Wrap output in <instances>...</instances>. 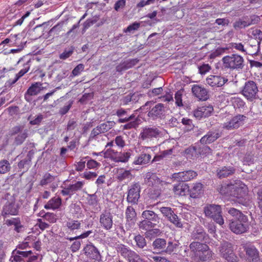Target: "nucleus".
<instances>
[{
    "mask_svg": "<svg viewBox=\"0 0 262 262\" xmlns=\"http://www.w3.org/2000/svg\"><path fill=\"white\" fill-rule=\"evenodd\" d=\"M61 204L62 200L60 197H53L44 205V208L46 209L55 210L59 209Z\"/></svg>",
    "mask_w": 262,
    "mask_h": 262,
    "instance_id": "aec40b11",
    "label": "nucleus"
},
{
    "mask_svg": "<svg viewBox=\"0 0 262 262\" xmlns=\"http://www.w3.org/2000/svg\"><path fill=\"white\" fill-rule=\"evenodd\" d=\"M230 196L235 198V201L244 205H246L248 200V187L242 181L236 180L231 183Z\"/></svg>",
    "mask_w": 262,
    "mask_h": 262,
    "instance_id": "f257e3e1",
    "label": "nucleus"
},
{
    "mask_svg": "<svg viewBox=\"0 0 262 262\" xmlns=\"http://www.w3.org/2000/svg\"><path fill=\"white\" fill-rule=\"evenodd\" d=\"M11 168L10 163L7 160L0 161V173L5 174L8 172Z\"/></svg>",
    "mask_w": 262,
    "mask_h": 262,
    "instance_id": "58836bf2",
    "label": "nucleus"
},
{
    "mask_svg": "<svg viewBox=\"0 0 262 262\" xmlns=\"http://www.w3.org/2000/svg\"><path fill=\"white\" fill-rule=\"evenodd\" d=\"M41 217L50 223H54L57 221L56 215L53 212L45 213Z\"/></svg>",
    "mask_w": 262,
    "mask_h": 262,
    "instance_id": "49530a36",
    "label": "nucleus"
},
{
    "mask_svg": "<svg viewBox=\"0 0 262 262\" xmlns=\"http://www.w3.org/2000/svg\"><path fill=\"white\" fill-rule=\"evenodd\" d=\"M246 119V117L244 115L236 116L230 120L225 122L223 124V128L227 130L237 128L244 124Z\"/></svg>",
    "mask_w": 262,
    "mask_h": 262,
    "instance_id": "1a4fd4ad",
    "label": "nucleus"
},
{
    "mask_svg": "<svg viewBox=\"0 0 262 262\" xmlns=\"http://www.w3.org/2000/svg\"><path fill=\"white\" fill-rule=\"evenodd\" d=\"M204 212L206 216L212 218L216 223L220 225L224 224L220 206L214 204L207 205L204 208Z\"/></svg>",
    "mask_w": 262,
    "mask_h": 262,
    "instance_id": "7ed1b4c3",
    "label": "nucleus"
},
{
    "mask_svg": "<svg viewBox=\"0 0 262 262\" xmlns=\"http://www.w3.org/2000/svg\"><path fill=\"white\" fill-rule=\"evenodd\" d=\"M33 236H28L25 239V241L19 244H18L17 246V248L20 249H26L28 248H30L31 246L30 245V242L32 239L34 241Z\"/></svg>",
    "mask_w": 262,
    "mask_h": 262,
    "instance_id": "a18cd8bd",
    "label": "nucleus"
},
{
    "mask_svg": "<svg viewBox=\"0 0 262 262\" xmlns=\"http://www.w3.org/2000/svg\"><path fill=\"white\" fill-rule=\"evenodd\" d=\"M138 60L137 59H134L129 61L125 62L122 64V68L124 69L130 68L133 66H135L138 62Z\"/></svg>",
    "mask_w": 262,
    "mask_h": 262,
    "instance_id": "680f3d73",
    "label": "nucleus"
},
{
    "mask_svg": "<svg viewBox=\"0 0 262 262\" xmlns=\"http://www.w3.org/2000/svg\"><path fill=\"white\" fill-rule=\"evenodd\" d=\"M118 246H119V247H117V248H118L117 251L123 256L126 257V256L130 255L133 257V258H132L133 262H136L134 260V258H135V254L137 255L136 253L129 250L124 246L121 245H118Z\"/></svg>",
    "mask_w": 262,
    "mask_h": 262,
    "instance_id": "c756f323",
    "label": "nucleus"
},
{
    "mask_svg": "<svg viewBox=\"0 0 262 262\" xmlns=\"http://www.w3.org/2000/svg\"><path fill=\"white\" fill-rule=\"evenodd\" d=\"M19 254L23 258V257L26 258L31 255L32 254V252L31 250L23 251L15 249L12 252V254Z\"/></svg>",
    "mask_w": 262,
    "mask_h": 262,
    "instance_id": "603ef678",
    "label": "nucleus"
},
{
    "mask_svg": "<svg viewBox=\"0 0 262 262\" xmlns=\"http://www.w3.org/2000/svg\"><path fill=\"white\" fill-rule=\"evenodd\" d=\"M172 179L178 182H186L183 171L173 173Z\"/></svg>",
    "mask_w": 262,
    "mask_h": 262,
    "instance_id": "4d7b16f0",
    "label": "nucleus"
},
{
    "mask_svg": "<svg viewBox=\"0 0 262 262\" xmlns=\"http://www.w3.org/2000/svg\"><path fill=\"white\" fill-rule=\"evenodd\" d=\"M19 212V206L15 203V199L8 201L3 206L2 215L6 217L10 215H16Z\"/></svg>",
    "mask_w": 262,
    "mask_h": 262,
    "instance_id": "6e6552de",
    "label": "nucleus"
},
{
    "mask_svg": "<svg viewBox=\"0 0 262 262\" xmlns=\"http://www.w3.org/2000/svg\"><path fill=\"white\" fill-rule=\"evenodd\" d=\"M219 137V135L218 133L215 132H209L201 139L200 142L202 144H209L214 142Z\"/></svg>",
    "mask_w": 262,
    "mask_h": 262,
    "instance_id": "bb28decb",
    "label": "nucleus"
},
{
    "mask_svg": "<svg viewBox=\"0 0 262 262\" xmlns=\"http://www.w3.org/2000/svg\"><path fill=\"white\" fill-rule=\"evenodd\" d=\"M41 85L40 82H35L32 84L27 90L26 94L30 96L37 95L41 91L40 86Z\"/></svg>",
    "mask_w": 262,
    "mask_h": 262,
    "instance_id": "2f4dec72",
    "label": "nucleus"
},
{
    "mask_svg": "<svg viewBox=\"0 0 262 262\" xmlns=\"http://www.w3.org/2000/svg\"><path fill=\"white\" fill-rule=\"evenodd\" d=\"M84 66L82 63L78 64L72 70L70 77L72 78L75 76H79L84 71Z\"/></svg>",
    "mask_w": 262,
    "mask_h": 262,
    "instance_id": "37998d69",
    "label": "nucleus"
},
{
    "mask_svg": "<svg viewBox=\"0 0 262 262\" xmlns=\"http://www.w3.org/2000/svg\"><path fill=\"white\" fill-rule=\"evenodd\" d=\"M228 212L230 214H231L233 216H235L236 217V219H238V218H241L242 216H246L245 215L243 214L240 211L234 208H231L229 209Z\"/></svg>",
    "mask_w": 262,
    "mask_h": 262,
    "instance_id": "5fc2aeb1",
    "label": "nucleus"
},
{
    "mask_svg": "<svg viewBox=\"0 0 262 262\" xmlns=\"http://www.w3.org/2000/svg\"><path fill=\"white\" fill-rule=\"evenodd\" d=\"M157 223H152L151 221L144 220L140 222L139 227L141 229L146 230H150L151 228H154Z\"/></svg>",
    "mask_w": 262,
    "mask_h": 262,
    "instance_id": "e433bc0d",
    "label": "nucleus"
},
{
    "mask_svg": "<svg viewBox=\"0 0 262 262\" xmlns=\"http://www.w3.org/2000/svg\"><path fill=\"white\" fill-rule=\"evenodd\" d=\"M101 225L106 229H110L113 225L112 216L110 212H105L102 213L100 218Z\"/></svg>",
    "mask_w": 262,
    "mask_h": 262,
    "instance_id": "412c9836",
    "label": "nucleus"
},
{
    "mask_svg": "<svg viewBox=\"0 0 262 262\" xmlns=\"http://www.w3.org/2000/svg\"><path fill=\"white\" fill-rule=\"evenodd\" d=\"M97 174L95 172L85 171L82 175V177L86 180H90L93 178H96Z\"/></svg>",
    "mask_w": 262,
    "mask_h": 262,
    "instance_id": "69168bd1",
    "label": "nucleus"
},
{
    "mask_svg": "<svg viewBox=\"0 0 262 262\" xmlns=\"http://www.w3.org/2000/svg\"><path fill=\"white\" fill-rule=\"evenodd\" d=\"M110 128L106 123H102L94 128L91 133L90 138L94 139L98 135L106 132Z\"/></svg>",
    "mask_w": 262,
    "mask_h": 262,
    "instance_id": "4be33fe9",
    "label": "nucleus"
},
{
    "mask_svg": "<svg viewBox=\"0 0 262 262\" xmlns=\"http://www.w3.org/2000/svg\"><path fill=\"white\" fill-rule=\"evenodd\" d=\"M24 68L19 71V72L15 75V77L14 79H9V82L10 84L12 85L15 83L18 80L23 76L26 73H27L30 70L31 60H29L26 62H24V59L21 58L19 60L18 63H23Z\"/></svg>",
    "mask_w": 262,
    "mask_h": 262,
    "instance_id": "dca6fc26",
    "label": "nucleus"
},
{
    "mask_svg": "<svg viewBox=\"0 0 262 262\" xmlns=\"http://www.w3.org/2000/svg\"><path fill=\"white\" fill-rule=\"evenodd\" d=\"M151 158V156L149 154H141L135 158L134 164L136 165L146 164L150 161Z\"/></svg>",
    "mask_w": 262,
    "mask_h": 262,
    "instance_id": "7c9ffc66",
    "label": "nucleus"
},
{
    "mask_svg": "<svg viewBox=\"0 0 262 262\" xmlns=\"http://www.w3.org/2000/svg\"><path fill=\"white\" fill-rule=\"evenodd\" d=\"M140 197V186L136 184L131 186L128 191L127 201L132 204H137Z\"/></svg>",
    "mask_w": 262,
    "mask_h": 262,
    "instance_id": "4468645a",
    "label": "nucleus"
},
{
    "mask_svg": "<svg viewBox=\"0 0 262 262\" xmlns=\"http://www.w3.org/2000/svg\"><path fill=\"white\" fill-rule=\"evenodd\" d=\"M118 179L120 181L123 180L125 179H128L130 177V172L128 170L121 169L117 172Z\"/></svg>",
    "mask_w": 262,
    "mask_h": 262,
    "instance_id": "09e8293b",
    "label": "nucleus"
},
{
    "mask_svg": "<svg viewBox=\"0 0 262 262\" xmlns=\"http://www.w3.org/2000/svg\"><path fill=\"white\" fill-rule=\"evenodd\" d=\"M213 111L212 105H205L198 107L193 112L194 116L199 119L210 116Z\"/></svg>",
    "mask_w": 262,
    "mask_h": 262,
    "instance_id": "ddd939ff",
    "label": "nucleus"
},
{
    "mask_svg": "<svg viewBox=\"0 0 262 262\" xmlns=\"http://www.w3.org/2000/svg\"><path fill=\"white\" fill-rule=\"evenodd\" d=\"M164 106L161 103L156 104L148 113V116L149 117L155 119V118L160 116L163 112Z\"/></svg>",
    "mask_w": 262,
    "mask_h": 262,
    "instance_id": "a878e982",
    "label": "nucleus"
},
{
    "mask_svg": "<svg viewBox=\"0 0 262 262\" xmlns=\"http://www.w3.org/2000/svg\"><path fill=\"white\" fill-rule=\"evenodd\" d=\"M183 172L186 182L191 180L198 176L197 173L193 170L184 171Z\"/></svg>",
    "mask_w": 262,
    "mask_h": 262,
    "instance_id": "8fccbe9b",
    "label": "nucleus"
},
{
    "mask_svg": "<svg viewBox=\"0 0 262 262\" xmlns=\"http://www.w3.org/2000/svg\"><path fill=\"white\" fill-rule=\"evenodd\" d=\"M189 191L191 198H199L203 193V185L201 183H194Z\"/></svg>",
    "mask_w": 262,
    "mask_h": 262,
    "instance_id": "5701e85b",
    "label": "nucleus"
},
{
    "mask_svg": "<svg viewBox=\"0 0 262 262\" xmlns=\"http://www.w3.org/2000/svg\"><path fill=\"white\" fill-rule=\"evenodd\" d=\"M160 210L163 215L177 227L182 228L183 227V224L178 218L177 215L174 213L170 208L161 207Z\"/></svg>",
    "mask_w": 262,
    "mask_h": 262,
    "instance_id": "9d476101",
    "label": "nucleus"
},
{
    "mask_svg": "<svg viewBox=\"0 0 262 262\" xmlns=\"http://www.w3.org/2000/svg\"><path fill=\"white\" fill-rule=\"evenodd\" d=\"M190 248L201 260H206L211 256V252L208 251V247L206 244L197 242H192L190 245Z\"/></svg>",
    "mask_w": 262,
    "mask_h": 262,
    "instance_id": "20e7f679",
    "label": "nucleus"
},
{
    "mask_svg": "<svg viewBox=\"0 0 262 262\" xmlns=\"http://www.w3.org/2000/svg\"><path fill=\"white\" fill-rule=\"evenodd\" d=\"M84 184L83 181H77L75 183L70 184L68 186L73 195L75 192L80 190L83 188Z\"/></svg>",
    "mask_w": 262,
    "mask_h": 262,
    "instance_id": "4c0bfd02",
    "label": "nucleus"
},
{
    "mask_svg": "<svg viewBox=\"0 0 262 262\" xmlns=\"http://www.w3.org/2000/svg\"><path fill=\"white\" fill-rule=\"evenodd\" d=\"M166 241L162 238H157L152 243L155 250H160L164 249L166 246Z\"/></svg>",
    "mask_w": 262,
    "mask_h": 262,
    "instance_id": "ea45409f",
    "label": "nucleus"
},
{
    "mask_svg": "<svg viewBox=\"0 0 262 262\" xmlns=\"http://www.w3.org/2000/svg\"><path fill=\"white\" fill-rule=\"evenodd\" d=\"M24 126L22 125H18L14 126L9 132V135L10 136H14L23 131Z\"/></svg>",
    "mask_w": 262,
    "mask_h": 262,
    "instance_id": "13d9d810",
    "label": "nucleus"
},
{
    "mask_svg": "<svg viewBox=\"0 0 262 262\" xmlns=\"http://www.w3.org/2000/svg\"><path fill=\"white\" fill-rule=\"evenodd\" d=\"M88 204L90 205L96 206L98 203V201L96 195L93 194L90 195L88 200Z\"/></svg>",
    "mask_w": 262,
    "mask_h": 262,
    "instance_id": "774afa93",
    "label": "nucleus"
},
{
    "mask_svg": "<svg viewBox=\"0 0 262 262\" xmlns=\"http://www.w3.org/2000/svg\"><path fill=\"white\" fill-rule=\"evenodd\" d=\"M74 52V49L71 47L69 50H64V51L60 54L59 58L60 59L65 60L70 57Z\"/></svg>",
    "mask_w": 262,
    "mask_h": 262,
    "instance_id": "864d4df0",
    "label": "nucleus"
},
{
    "mask_svg": "<svg viewBox=\"0 0 262 262\" xmlns=\"http://www.w3.org/2000/svg\"><path fill=\"white\" fill-rule=\"evenodd\" d=\"M104 158L115 161V152L113 149H107L104 154Z\"/></svg>",
    "mask_w": 262,
    "mask_h": 262,
    "instance_id": "e2e57ef3",
    "label": "nucleus"
},
{
    "mask_svg": "<svg viewBox=\"0 0 262 262\" xmlns=\"http://www.w3.org/2000/svg\"><path fill=\"white\" fill-rule=\"evenodd\" d=\"M205 234L204 230L201 228H199L193 231L192 236L194 239L202 241L205 238Z\"/></svg>",
    "mask_w": 262,
    "mask_h": 262,
    "instance_id": "a19ab883",
    "label": "nucleus"
},
{
    "mask_svg": "<svg viewBox=\"0 0 262 262\" xmlns=\"http://www.w3.org/2000/svg\"><path fill=\"white\" fill-rule=\"evenodd\" d=\"M232 102L234 106L238 107H242L245 104V102L239 98H233Z\"/></svg>",
    "mask_w": 262,
    "mask_h": 262,
    "instance_id": "0e129e2a",
    "label": "nucleus"
},
{
    "mask_svg": "<svg viewBox=\"0 0 262 262\" xmlns=\"http://www.w3.org/2000/svg\"><path fill=\"white\" fill-rule=\"evenodd\" d=\"M244 58L238 54H231L224 57L222 59L225 68L232 70L242 69L244 66Z\"/></svg>",
    "mask_w": 262,
    "mask_h": 262,
    "instance_id": "f03ea898",
    "label": "nucleus"
},
{
    "mask_svg": "<svg viewBox=\"0 0 262 262\" xmlns=\"http://www.w3.org/2000/svg\"><path fill=\"white\" fill-rule=\"evenodd\" d=\"M55 179L53 176L50 173L46 172L43 176L40 182V185L41 186H44L48 184L51 183Z\"/></svg>",
    "mask_w": 262,
    "mask_h": 262,
    "instance_id": "79ce46f5",
    "label": "nucleus"
},
{
    "mask_svg": "<svg viewBox=\"0 0 262 262\" xmlns=\"http://www.w3.org/2000/svg\"><path fill=\"white\" fill-rule=\"evenodd\" d=\"M136 212L134 209L131 207H128L126 211V219L128 221H132L136 216Z\"/></svg>",
    "mask_w": 262,
    "mask_h": 262,
    "instance_id": "de8ad7c7",
    "label": "nucleus"
},
{
    "mask_svg": "<svg viewBox=\"0 0 262 262\" xmlns=\"http://www.w3.org/2000/svg\"><path fill=\"white\" fill-rule=\"evenodd\" d=\"M92 233V230H89L86 232H83V233L81 234L80 235L74 237H70L69 238V240L72 241L74 239H83L88 237L91 233Z\"/></svg>",
    "mask_w": 262,
    "mask_h": 262,
    "instance_id": "052dcab7",
    "label": "nucleus"
},
{
    "mask_svg": "<svg viewBox=\"0 0 262 262\" xmlns=\"http://www.w3.org/2000/svg\"><path fill=\"white\" fill-rule=\"evenodd\" d=\"M100 166V164L99 163L93 159L88 160L86 163V166L89 169H95L99 167Z\"/></svg>",
    "mask_w": 262,
    "mask_h": 262,
    "instance_id": "bf43d9fd",
    "label": "nucleus"
},
{
    "mask_svg": "<svg viewBox=\"0 0 262 262\" xmlns=\"http://www.w3.org/2000/svg\"><path fill=\"white\" fill-rule=\"evenodd\" d=\"M243 248L246 252V258L248 262H257L258 260V251L256 248L250 244L246 243Z\"/></svg>",
    "mask_w": 262,
    "mask_h": 262,
    "instance_id": "9b49d317",
    "label": "nucleus"
},
{
    "mask_svg": "<svg viewBox=\"0 0 262 262\" xmlns=\"http://www.w3.org/2000/svg\"><path fill=\"white\" fill-rule=\"evenodd\" d=\"M136 245L140 248H143L146 245V242L144 237L140 235L134 237Z\"/></svg>",
    "mask_w": 262,
    "mask_h": 262,
    "instance_id": "c03bdc74",
    "label": "nucleus"
},
{
    "mask_svg": "<svg viewBox=\"0 0 262 262\" xmlns=\"http://www.w3.org/2000/svg\"><path fill=\"white\" fill-rule=\"evenodd\" d=\"M173 190L176 195L184 196L188 192L189 186L186 184H179L174 186Z\"/></svg>",
    "mask_w": 262,
    "mask_h": 262,
    "instance_id": "393cba45",
    "label": "nucleus"
},
{
    "mask_svg": "<svg viewBox=\"0 0 262 262\" xmlns=\"http://www.w3.org/2000/svg\"><path fill=\"white\" fill-rule=\"evenodd\" d=\"M221 256L228 262H237L238 257L233 252V246L231 243L224 242L220 248Z\"/></svg>",
    "mask_w": 262,
    "mask_h": 262,
    "instance_id": "423d86ee",
    "label": "nucleus"
},
{
    "mask_svg": "<svg viewBox=\"0 0 262 262\" xmlns=\"http://www.w3.org/2000/svg\"><path fill=\"white\" fill-rule=\"evenodd\" d=\"M231 48L235 49L239 51L245 52L244 45L242 43L233 42L231 43Z\"/></svg>",
    "mask_w": 262,
    "mask_h": 262,
    "instance_id": "338daca9",
    "label": "nucleus"
},
{
    "mask_svg": "<svg viewBox=\"0 0 262 262\" xmlns=\"http://www.w3.org/2000/svg\"><path fill=\"white\" fill-rule=\"evenodd\" d=\"M258 90L256 83L253 81L246 82L242 90V94L248 100H253L256 97Z\"/></svg>",
    "mask_w": 262,
    "mask_h": 262,
    "instance_id": "0eeeda50",
    "label": "nucleus"
},
{
    "mask_svg": "<svg viewBox=\"0 0 262 262\" xmlns=\"http://www.w3.org/2000/svg\"><path fill=\"white\" fill-rule=\"evenodd\" d=\"M234 171L235 169L232 167L225 166L217 170V174L219 178H224L232 174Z\"/></svg>",
    "mask_w": 262,
    "mask_h": 262,
    "instance_id": "c85d7f7f",
    "label": "nucleus"
},
{
    "mask_svg": "<svg viewBox=\"0 0 262 262\" xmlns=\"http://www.w3.org/2000/svg\"><path fill=\"white\" fill-rule=\"evenodd\" d=\"M193 95L201 100H206L208 98L207 90L199 85H194L192 88Z\"/></svg>",
    "mask_w": 262,
    "mask_h": 262,
    "instance_id": "6ab92c4d",
    "label": "nucleus"
},
{
    "mask_svg": "<svg viewBox=\"0 0 262 262\" xmlns=\"http://www.w3.org/2000/svg\"><path fill=\"white\" fill-rule=\"evenodd\" d=\"M227 80V79L220 76L210 75L206 78V83L212 87H220Z\"/></svg>",
    "mask_w": 262,
    "mask_h": 262,
    "instance_id": "2eb2a0df",
    "label": "nucleus"
},
{
    "mask_svg": "<svg viewBox=\"0 0 262 262\" xmlns=\"http://www.w3.org/2000/svg\"><path fill=\"white\" fill-rule=\"evenodd\" d=\"M130 157L129 152H124L116 157V162H126Z\"/></svg>",
    "mask_w": 262,
    "mask_h": 262,
    "instance_id": "3c124183",
    "label": "nucleus"
},
{
    "mask_svg": "<svg viewBox=\"0 0 262 262\" xmlns=\"http://www.w3.org/2000/svg\"><path fill=\"white\" fill-rule=\"evenodd\" d=\"M142 216L145 220L153 221L154 223H159L160 218L154 211L151 210H145L142 213Z\"/></svg>",
    "mask_w": 262,
    "mask_h": 262,
    "instance_id": "cd10ccee",
    "label": "nucleus"
},
{
    "mask_svg": "<svg viewBox=\"0 0 262 262\" xmlns=\"http://www.w3.org/2000/svg\"><path fill=\"white\" fill-rule=\"evenodd\" d=\"M231 183L230 184H223L219 186L217 188L218 191L223 195H228L230 196L231 193Z\"/></svg>",
    "mask_w": 262,
    "mask_h": 262,
    "instance_id": "c9c22d12",
    "label": "nucleus"
},
{
    "mask_svg": "<svg viewBox=\"0 0 262 262\" xmlns=\"http://www.w3.org/2000/svg\"><path fill=\"white\" fill-rule=\"evenodd\" d=\"M81 224L80 221L69 219L64 222L63 228L65 231L74 232L75 230L80 229Z\"/></svg>",
    "mask_w": 262,
    "mask_h": 262,
    "instance_id": "a211bd4d",
    "label": "nucleus"
},
{
    "mask_svg": "<svg viewBox=\"0 0 262 262\" xmlns=\"http://www.w3.org/2000/svg\"><path fill=\"white\" fill-rule=\"evenodd\" d=\"M185 155L187 159L194 160L199 157V154L194 147H190L185 151Z\"/></svg>",
    "mask_w": 262,
    "mask_h": 262,
    "instance_id": "72a5a7b5",
    "label": "nucleus"
},
{
    "mask_svg": "<svg viewBox=\"0 0 262 262\" xmlns=\"http://www.w3.org/2000/svg\"><path fill=\"white\" fill-rule=\"evenodd\" d=\"M126 111L122 108L117 111V115L120 118L118 121L119 122L122 123L127 122L134 118V115H132L128 117L126 116Z\"/></svg>",
    "mask_w": 262,
    "mask_h": 262,
    "instance_id": "473e14b6",
    "label": "nucleus"
},
{
    "mask_svg": "<svg viewBox=\"0 0 262 262\" xmlns=\"http://www.w3.org/2000/svg\"><path fill=\"white\" fill-rule=\"evenodd\" d=\"M28 130H24L23 132H20L15 138V143L16 145H21L26 139L28 136Z\"/></svg>",
    "mask_w": 262,
    "mask_h": 262,
    "instance_id": "f704fd0d",
    "label": "nucleus"
},
{
    "mask_svg": "<svg viewBox=\"0 0 262 262\" xmlns=\"http://www.w3.org/2000/svg\"><path fill=\"white\" fill-rule=\"evenodd\" d=\"M85 255L93 259L99 260L101 255L98 249L92 244H88L83 249Z\"/></svg>",
    "mask_w": 262,
    "mask_h": 262,
    "instance_id": "f3484780",
    "label": "nucleus"
},
{
    "mask_svg": "<svg viewBox=\"0 0 262 262\" xmlns=\"http://www.w3.org/2000/svg\"><path fill=\"white\" fill-rule=\"evenodd\" d=\"M253 17L254 18H252L251 21L244 19H239V20L236 21L234 23V28H245L246 27L250 26L251 24L257 23L259 20V17L254 16Z\"/></svg>",
    "mask_w": 262,
    "mask_h": 262,
    "instance_id": "b1692460",
    "label": "nucleus"
},
{
    "mask_svg": "<svg viewBox=\"0 0 262 262\" xmlns=\"http://www.w3.org/2000/svg\"><path fill=\"white\" fill-rule=\"evenodd\" d=\"M247 216H242L235 220L232 221L229 224L230 230L236 234H242L246 232L249 227Z\"/></svg>",
    "mask_w": 262,
    "mask_h": 262,
    "instance_id": "39448f33",
    "label": "nucleus"
},
{
    "mask_svg": "<svg viewBox=\"0 0 262 262\" xmlns=\"http://www.w3.org/2000/svg\"><path fill=\"white\" fill-rule=\"evenodd\" d=\"M162 135V132L156 127L144 128L140 133V138L143 140H148L154 138H157Z\"/></svg>",
    "mask_w": 262,
    "mask_h": 262,
    "instance_id": "f8f14e48",
    "label": "nucleus"
},
{
    "mask_svg": "<svg viewBox=\"0 0 262 262\" xmlns=\"http://www.w3.org/2000/svg\"><path fill=\"white\" fill-rule=\"evenodd\" d=\"M140 26V24L135 22L133 24L128 26L127 28L124 30V32L127 33H133L134 31L137 30Z\"/></svg>",
    "mask_w": 262,
    "mask_h": 262,
    "instance_id": "6e6d98bb",
    "label": "nucleus"
}]
</instances>
